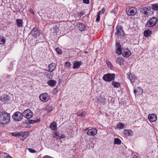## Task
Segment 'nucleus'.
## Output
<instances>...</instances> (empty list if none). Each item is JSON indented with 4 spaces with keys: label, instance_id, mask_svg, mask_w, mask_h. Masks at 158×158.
Instances as JSON below:
<instances>
[{
    "label": "nucleus",
    "instance_id": "obj_26",
    "mask_svg": "<svg viewBox=\"0 0 158 158\" xmlns=\"http://www.w3.org/2000/svg\"><path fill=\"white\" fill-rule=\"evenodd\" d=\"M123 62V57H118L116 60V62L117 64L119 65H121L122 64V63Z\"/></svg>",
    "mask_w": 158,
    "mask_h": 158
},
{
    "label": "nucleus",
    "instance_id": "obj_11",
    "mask_svg": "<svg viewBox=\"0 0 158 158\" xmlns=\"http://www.w3.org/2000/svg\"><path fill=\"white\" fill-rule=\"evenodd\" d=\"M97 131L96 128H92L89 129L87 131V135L90 136H94L97 134Z\"/></svg>",
    "mask_w": 158,
    "mask_h": 158
},
{
    "label": "nucleus",
    "instance_id": "obj_7",
    "mask_svg": "<svg viewBox=\"0 0 158 158\" xmlns=\"http://www.w3.org/2000/svg\"><path fill=\"white\" fill-rule=\"evenodd\" d=\"M50 98V96L47 93H44L41 94L39 96V98L40 100L44 102H47L48 100Z\"/></svg>",
    "mask_w": 158,
    "mask_h": 158
},
{
    "label": "nucleus",
    "instance_id": "obj_51",
    "mask_svg": "<svg viewBox=\"0 0 158 158\" xmlns=\"http://www.w3.org/2000/svg\"><path fill=\"white\" fill-rule=\"evenodd\" d=\"M142 93H143V91H142V93H141V94H141Z\"/></svg>",
    "mask_w": 158,
    "mask_h": 158
},
{
    "label": "nucleus",
    "instance_id": "obj_52",
    "mask_svg": "<svg viewBox=\"0 0 158 158\" xmlns=\"http://www.w3.org/2000/svg\"><path fill=\"white\" fill-rule=\"evenodd\" d=\"M2 152H0V154H1V153Z\"/></svg>",
    "mask_w": 158,
    "mask_h": 158
},
{
    "label": "nucleus",
    "instance_id": "obj_1",
    "mask_svg": "<svg viewBox=\"0 0 158 158\" xmlns=\"http://www.w3.org/2000/svg\"><path fill=\"white\" fill-rule=\"evenodd\" d=\"M10 114L5 111L0 112V124H6L10 121Z\"/></svg>",
    "mask_w": 158,
    "mask_h": 158
},
{
    "label": "nucleus",
    "instance_id": "obj_28",
    "mask_svg": "<svg viewBox=\"0 0 158 158\" xmlns=\"http://www.w3.org/2000/svg\"><path fill=\"white\" fill-rule=\"evenodd\" d=\"M129 79L131 82H134L135 78V76L132 75V74H130L129 76Z\"/></svg>",
    "mask_w": 158,
    "mask_h": 158
},
{
    "label": "nucleus",
    "instance_id": "obj_21",
    "mask_svg": "<svg viewBox=\"0 0 158 158\" xmlns=\"http://www.w3.org/2000/svg\"><path fill=\"white\" fill-rule=\"evenodd\" d=\"M54 109V106L51 104L48 105L45 108V110L49 112L52 111Z\"/></svg>",
    "mask_w": 158,
    "mask_h": 158
},
{
    "label": "nucleus",
    "instance_id": "obj_36",
    "mask_svg": "<svg viewBox=\"0 0 158 158\" xmlns=\"http://www.w3.org/2000/svg\"><path fill=\"white\" fill-rule=\"evenodd\" d=\"M148 9V8H144V9H143V10H142V12H143L144 14L145 15H147V11H146V10H147Z\"/></svg>",
    "mask_w": 158,
    "mask_h": 158
},
{
    "label": "nucleus",
    "instance_id": "obj_37",
    "mask_svg": "<svg viewBox=\"0 0 158 158\" xmlns=\"http://www.w3.org/2000/svg\"><path fill=\"white\" fill-rule=\"evenodd\" d=\"M98 14L96 19V21H100V13H98Z\"/></svg>",
    "mask_w": 158,
    "mask_h": 158
},
{
    "label": "nucleus",
    "instance_id": "obj_33",
    "mask_svg": "<svg viewBox=\"0 0 158 158\" xmlns=\"http://www.w3.org/2000/svg\"><path fill=\"white\" fill-rule=\"evenodd\" d=\"M152 8L153 10H158V3L153 4L152 5Z\"/></svg>",
    "mask_w": 158,
    "mask_h": 158
},
{
    "label": "nucleus",
    "instance_id": "obj_50",
    "mask_svg": "<svg viewBox=\"0 0 158 158\" xmlns=\"http://www.w3.org/2000/svg\"><path fill=\"white\" fill-rule=\"evenodd\" d=\"M85 53H87V52H85Z\"/></svg>",
    "mask_w": 158,
    "mask_h": 158
},
{
    "label": "nucleus",
    "instance_id": "obj_30",
    "mask_svg": "<svg viewBox=\"0 0 158 158\" xmlns=\"http://www.w3.org/2000/svg\"><path fill=\"white\" fill-rule=\"evenodd\" d=\"M78 27L80 30L81 31H84L85 28V26L82 23H79Z\"/></svg>",
    "mask_w": 158,
    "mask_h": 158
},
{
    "label": "nucleus",
    "instance_id": "obj_48",
    "mask_svg": "<svg viewBox=\"0 0 158 158\" xmlns=\"http://www.w3.org/2000/svg\"><path fill=\"white\" fill-rule=\"evenodd\" d=\"M31 13H34L33 12V10H31Z\"/></svg>",
    "mask_w": 158,
    "mask_h": 158
},
{
    "label": "nucleus",
    "instance_id": "obj_31",
    "mask_svg": "<svg viewBox=\"0 0 158 158\" xmlns=\"http://www.w3.org/2000/svg\"><path fill=\"white\" fill-rule=\"evenodd\" d=\"M121 140L118 138H115L114 139V143L115 144L119 145L121 144Z\"/></svg>",
    "mask_w": 158,
    "mask_h": 158
},
{
    "label": "nucleus",
    "instance_id": "obj_35",
    "mask_svg": "<svg viewBox=\"0 0 158 158\" xmlns=\"http://www.w3.org/2000/svg\"><path fill=\"white\" fill-rule=\"evenodd\" d=\"M56 50L57 52V53L59 55H61L62 53V52L60 49L59 48H56Z\"/></svg>",
    "mask_w": 158,
    "mask_h": 158
},
{
    "label": "nucleus",
    "instance_id": "obj_24",
    "mask_svg": "<svg viewBox=\"0 0 158 158\" xmlns=\"http://www.w3.org/2000/svg\"><path fill=\"white\" fill-rule=\"evenodd\" d=\"M111 84L114 88H118L120 87V84L116 81H112Z\"/></svg>",
    "mask_w": 158,
    "mask_h": 158
},
{
    "label": "nucleus",
    "instance_id": "obj_17",
    "mask_svg": "<svg viewBox=\"0 0 158 158\" xmlns=\"http://www.w3.org/2000/svg\"><path fill=\"white\" fill-rule=\"evenodd\" d=\"M9 97L6 95L3 94L2 95L0 98V100L2 102H9Z\"/></svg>",
    "mask_w": 158,
    "mask_h": 158
},
{
    "label": "nucleus",
    "instance_id": "obj_34",
    "mask_svg": "<svg viewBox=\"0 0 158 158\" xmlns=\"http://www.w3.org/2000/svg\"><path fill=\"white\" fill-rule=\"evenodd\" d=\"M10 134H11L13 136L18 137H19V132H11L10 133Z\"/></svg>",
    "mask_w": 158,
    "mask_h": 158
},
{
    "label": "nucleus",
    "instance_id": "obj_6",
    "mask_svg": "<svg viewBox=\"0 0 158 158\" xmlns=\"http://www.w3.org/2000/svg\"><path fill=\"white\" fill-rule=\"evenodd\" d=\"M157 21V19L153 17L148 21L147 24L148 27H152L155 25Z\"/></svg>",
    "mask_w": 158,
    "mask_h": 158
},
{
    "label": "nucleus",
    "instance_id": "obj_27",
    "mask_svg": "<svg viewBox=\"0 0 158 158\" xmlns=\"http://www.w3.org/2000/svg\"><path fill=\"white\" fill-rule=\"evenodd\" d=\"M152 31L150 30H146L144 32V35L145 37H148L150 36Z\"/></svg>",
    "mask_w": 158,
    "mask_h": 158
},
{
    "label": "nucleus",
    "instance_id": "obj_2",
    "mask_svg": "<svg viewBox=\"0 0 158 158\" xmlns=\"http://www.w3.org/2000/svg\"><path fill=\"white\" fill-rule=\"evenodd\" d=\"M115 75L114 73H108L105 74L103 77V79L105 81H112L114 80Z\"/></svg>",
    "mask_w": 158,
    "mask_h": 158
},
{
    "label": "nucleus",
    "instance_id": "obj_43",
    "mask_svg": "<svg viewBox=\"0 0 158 158\" xmlns=\"http://www.w3.org/2000/svg\"><path fill=\"white\" fill-rule=\"evenodd\" d=\"M110 13H113L114 15L117 14V12L116 10L115 9H113L110 11Z\"/></svg>",
    "mask_w": 158,
    "mask_h": 158
},
{
    "label": "nucleus",
    "instance_id": "obj_18",
    "mask_svg": "<svg viewBox=\"0 0 158 158\" xmlns=\"http://www.w3.org/2000/svg\"><path fill=\"white\" fill-rule=\"evenodd\" d=\"M56 65L54 63H52L48 65V70L53 72L56 69Z\"/></svg>",
    "mask_w": 158,
    "mask_h": 158
},
{
    "label": "nucleus",
    "instance_id": "obj_23",
    "mask_svg": "<svg viewBox=\"0 0 158 158\" xmlns=\"http://www.w3.org/2000/svg\"><path fill=\"white\" fill-rule=\"evenodd\" d=\"M82 62L81 61H76L73 63V68L74 69H77L79 68L81 65Z\"/></svg>",
    "mask_w": 158,
    "mask_h": 158
},
{
    "label": "nucleus",
    "instance_id": "obj_47",
    "mask_svg": "<svg viewBox=\"0 0 158 158\" xmlns=\"http://www.w3.org/2000/svg\"><path fill=\"white\" fill-rule=\"evenodd\" d=\"M65 135L63 134H60V139H64L65 138Z\"/></svg>",
    "mask_w": 158,
    "mask_h": 158
},
{
    "label": "nucleus",
    "instance_id": "obj_39",
    "mask_svg": "<svg viewBox=\"0 0 158 158\" xmlns=\"http://www.w3.org/2000/svg\"><path fill=\"white\" fill-rule=\"evenodd\" d=\"M106 63L109 68H110L111 67V64L109 60L106 61Z\"/></svg>",
    "mask_w": 158,
    "mask_h": 158
},
{
    "label": "nucleus",
    "instance_id": "obj_25",
    "mask_svg": "<svg viewBox=\"0 0 158 158\" xmlns=\"http://www.w3.org/2000/svg\"><path fill=\"white\" fill-rule=\"evenodd\" d=\"M126 127V125L121 123H119L117 126V129H122Z\"/></svg>",
    "mask_w": 158,
    "mask_h": 158
},
{
    "label": "nucleus",
    "instance_id": "obj_42",
    "mask_svg": "<svg viewBox=\"0 0 158 158\" xmlns=\"http://www.w3.org/2000/svg\"><path fill=\"white\" fill-rule=\"evenodd\" d=\"M105 11V10L104 8H103L101 10H100L99 12H98V13H100V14L101 13L103 14H104Z\"/></svg>",
    "mask_w": 158,
    "mask_h": 158
},
{
    "label": "nucleus",
    "instance_id": "obj_40",
    "mask_svg": "<svg viewBox=\"0 0 158 158\" xmlns=\"http://www.w3.org/2000/svg\"><path fill=\"white\" fill-rule=\"evenodd\" d=\"M28 149L29 151L31 153H34L36 152V151L33 149L29 148Z\"/></svg>",
    "mask_w": 158,
    "mask_h": 158
},
{
    "label": "nucleus",
    "instance_id": "obj_10",
    "mask_svg": "<svg viewBox=\"0 0 158 158\" xmlns=\"http://www.w3.org/2000/svg\"><path fill=\"white\" fill-rule=\"evenodd\" d=\"M29 133L27 131L19 132V138L22 140H24L28 135Z\"/></svg>",
    "mask_w": 158,
    "mask_h": 158
},
{
    "label": "nucleus",
    "instance_id": "obj_38",
    "mask_svg": "<svg viewBox=\"0 0 158 158\" xmlns=\"http://www.w3.org/2000/svg\"><path fill=\"white\" fill-rule=\"evenodd\" d=\"M85 115V112H82L80 114H78V116L81 117H84Z\"/></svg>",
    "mask_w": 158,
    "mask_h": 158
},
{
    "label": "nucleus",
    "instance_id": "obj_14",
    "mask_svg": "<svg viewBox=\"0 0 158 158\" xmlns=\"http://www.w3.org/2000/svg\"><path fill=\"white\" fill-rule=\"evenodd\" d=\"M122 54L124 57H128L131 55V52L128 48H126L124 49Z\"/></svg>",
    "mask_w": 158,
    "mask_h": 158
},
{
    "label": "nucleus",
    "instance_id": "obj_29",
    "mask_svg": "<svg viewBox=\"0 0 158 158\" xmlns=\"http://www.w3.org/2000/svg\"><path fill=\"white\" fill-rule=\"evenodd\" d=\"M60 134L57 132H55L53 134V137L56 139H60Z\"/></svg>",
    "mask_w": 158,
    "mask_h": 158
},
{
    "label": "nucleus",
    "instance_id": "obj_4",
    "mask_svg": "<svg viewBox=\"0 0 158 158\" xmlns=\"http://www.w3.org/2000/svg\"><path fill=\"white\" fill-rule=\"evenodd\" d=\"M127 15L130 16H134L137 12L136 8L134 7H131L127 9Z\"/></svg>",
    "mask_w": 158,
    "mask_h": 158
},
{
    "label": "nucleus",
    "instance_id": "obj_46",
    "mask_svg": "<svg viewBox=\"0 0 158 158\" xmlns=\"http://www.w3.org/2000/svg\"><path fill=\"white\" fill-rule=\"evenodd\" d=\"M83 2L86 4H88L89 3V0H83Z\"/></svg>",
    "mask_w": 158,
    "mask_h": 158
},
{
    "label": "nucleus",
    "instance_id": "obj_44",
    "mask_svg": "<svg viewBox=\"0 0 158 158\" xmlns=\"http://www.w3.org/2000/svg\"><path fill=\"white\" fill-rule=\"evenodd\" d=\"M65 64L67 67V68H69L70 67V63L69 62H65Z\"/></svg>",
    "mask_w": 158,
    "mask_h": 158
},
{
    "label": "nucleus",
    "instance_id": "obj_16",
    "mask_svg": "<svg viewBox=\"0 0 158 158\" xmlns=\"http://www.w3.org/2000/svg\"><path fill=\"white\" fill-rule=\"evenodd\" d=\"M123 133L124 137L131 136L133 134V132L131 130L124 129L123 131Z\"/></svg>",
    "mask_w": 158,
    "mask_h": 158
},
{
    "label": "nucleus",
    "instance_id": "obj_13",
    "mask_svg": "<svg viewBox=\"0 0 158 158\" xmlns=\"http://www.w3.org/2000/svg\"><path fill=\"white\" fill-rule=\"evenodd\" d=\"M44 75L48 78L52 79V78L53 73L52 72L48 70H45L44 71Z\"/></svg>",
    "mask_w": 158,
    "mask_h": 158
},
{
    "label": "nucleus",
    "instance_id": "obj_22",
    "mask_svg": "<svg viewBox=\"0 0 158 158\" xmlns=\"http://www.w3.org/2000/svg\"><path fill=\"white\" fill-rule=\"evenodd\" d=\"M16 22L17 26L18 27H20L23 26V21L22 19H18L16 20Z\"/></svg>",
    "mask_w": 158,
    "mask_h": 158
},
{
    "label": "nucleus",
    "instance_id": "obj_12",
    "mask_svg": "<svg viewBox=\"0 0 158 158\" xmlns=\"http://www.w3.org/2000/svg\"><path fill=\"white\" fill-rule=\"evenodd\" d=\"M116 52L119 55L122 54V52L121 49V45L120 43L116 42L115 44Z\"/></svg>",
    "mask_w": 158,
    "mask_h": 158
},
{
    "label": "nucleus",
    "instance_id": "obj_3",
    "mask_svg": "<svg viewBox=\"0 0 158 158\" xmlns=\"http://www.w3.org/2000/svg\"><path fill=\"white\" fill-rule=\"evenodd\" d=\"M23 115L19 111L15 112L12 115V118L14 121H19L23 118Z\"/></svg>",
    "mask_w": 158,
    "mask_h": 158
},
{
    "label": "nucleus",
    "instance_id": "obj_19",
    "mask_svg": "<svg viewBox=\"0 0 158 158\" xmlns=\"http://www.w3.org/2000/svg\"><path fill=\"white\" fill-rule=\"evenodd\" d=\"M56 123L55 122H53L50 123L49 127L52 130H55L57 128Z\"/></svg>",
    "mask_w": 158,
    "mask_h": 158
},
{
    "label": "nucleus",
    "instance_id": "obj_8",
    "mask_svg": "<svg viewBox=\"0 0 158 158\" xmlns=\"http://www.w3.org/2000/svg\"><path fill=\"white\" fill-rule=\"evenodd\" d=\"M24 117L27 119H29L33 116L32 112L30 110H26L23 113Z\"/></svg>",
    "mask_w": 158,
    "mask_h": 158
},
{
    "label": "nucleus",
    "instance_id": "obj_9",
    "mask_svg": "<svg viewBox=\"0 0 158 158\" xmlns=\"http://www.w3.org/2000/svg\"><path fill=\"white\" fill-rule=\"evenodd\" d=\"M31 33L32 36L37 37L39 36L40 33L37 28L34 27L31 31Z\"/></svg>",
    "mask_w": 158,
    "mask_h": 158
},
{
    "label": "nucleus",
    "instance_id": "obj_15",
    "mask_svg": "<svg viewBox=\"0 0 158 158\" xmlns=\"http://www.w3.org/2000/svg\"><path fill=\"white\" fill-rule=\"evenodd\" d=\"M148 118L151 122H154L157 120V116L154 114H150L148 116Z\"/></svg>",
    "mask_w": 158,
    "mask_h": 158
},
{
    "label": "nucleus",
    "instance_id": "obj_41",
    "mask_svg": "<svg viewBox=\"0 0 158 158\" xmlns=\"http://www.w3.org/2000/svg\"><path fill=\"white\" fill-rule=\"evenodd\" d=\"M37 122L36 120H29V123L30 124H35Z\"/></svg>",
    "mask_w": 158,
    "mask_h": 158
},
{
    "label": "nucleus",
    "instance_id": "obj_32",
    "mask_svg": "<svg viewBox=\"0 0 158 158\" xmlns=\"http://www.w3.org/2000/svg\"><path fill=\"white\" fill-rule=\"evenodd\" d=\"M6 42V40L4 37L2 36H0V44H4Z\"/></svg>",
    "mask_w": 158,
    "mask_h": 158
},
{
    "label": "nucleus",
    "instance_id": "obj_49",
    "mask_svg": "<svg viewBox=\"0 0 158 158\" xmlns=\"http://www.w3.org/2000/svg\"><path fill=\"white\" fill-rule=\"evenodd\" d=\"M132 158H138L137 157H136V156H135V157H133Z\"/></svg>",
    "mask_w": 158,
    "mask_h": 158
},
{
    "label": "nucleus",
    "instance_id": "obj_20",
    "mask_svg": "<svg viewBox=\"0 0 158 158\" xmlns=\"http://www.w3.org/2000/svg\"><path fill=\"white\" fill-rule=\"evenodd\" d=\"M56 81L53 80H50L47 82V84L48 85L52 87L54 86L56 84Z\"/></svg>",
    "mask_w": 158,
    "mask_h": 158
},
{
    "label": "nucleus",
    "instance_id": "obj_45",
    "mask_svg": "<svg viewBox=\"0 0 158 158\" xmlns=\"http://www.w3.org/2000/svg\"><path fill=\"white\" fill-rule=\"evenodd\" d=\"M138 89H139L140 90H141L142 89L140 88L139 87L137 89V90H136L135 89H134V90H133V92H134V93L135 94H136V93L137 92H138Z\"/></svg>",
    "mask_w": 158,
    "mask_h": 158
},
{
    "label": "nucleus",
    "instance_id": "obj_5",
    "mask_svg": "<svg viewBox=\"0 0 158 158\" xmlns=\"http://www.w3.org/2000/svg\"><path fill=\"white\" fill-rule=\"evenodd\" d=\"M115 30V35H118L121 36H124V33L122 27L119 25L117 26L116 27Z\"/></svg>",
    "mask_w": 158,
    "mask_h": 158
}]
</instances>
